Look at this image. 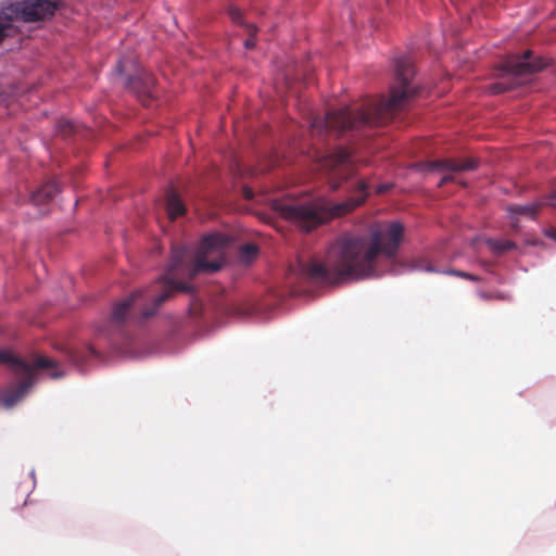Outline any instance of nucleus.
Segmentation results:
<instances>
[{
  "mask_svg": "<svg viewBox=\"0 0 556 556\" xmlns=\"http://www.w3.org/2000/svg\"><path fill=\"white\" fill-rule=\"evenodd\" d=\"M233 237L211 231V274L218 271L228 262L226 249L232 243Z\"/></svg>",
  "mask_w": 556,
  "mask_h": 556,
  "instance_id": "1a4fd4ad",
  "label": "nucleus"
},
{
  "mask_svg": "<svg viewBox=\"0 0 556 556\" xmlns=\"http://www.w3.org/2000/svg\"><path fill=\"white\" fill-rule=\"evenodd\" d=\"M166 210H167L168 217L170 219H175L179 215L184 214V212H185L184 204L181 203L179 197L176 193L169 192L167 194Z\"/></svg>",
  "mask_w": 556,
  "mask_h": 556,
  "instance_id": "4468645a",
  "label": "nucleus"
},
{
  "mask_svg": "<svg viewBox=\"0 0 556 556\" xmlns=\"http://www.w3.org/2000/svg\"><path fill=\"white\" fill-rule=\"evenodd\" d=\"M319 167L328 177L331 190H337L342 181L354 174V163L351 152L345 148H338L319 161Z\"/></svg>",
  "mask_w": 556,
  "mask_h": 556,
  "instance_id": "6e6552de",
  "label": "nucleus"
},
{
  "mask_svg": "<svg viewBox=\"0 0 556 556\" xmlns=\"http://www.w3.org/2000/svg\"><path fill=\"white\" fill-rule=\"evenodd\" d=\"M139 293H134L129 298L125 299L124 301L117 303L113 309V318L116 321H121L125 318L129 307L132 305L135 299L138 296Z\"/></svg>",
  "mask_w": 556,
  "mask_h": 556,
  "instance_id": "f3484780",
  "label": "nucleus"
},
{
  "mask_svg": "<svg viewBox=\"0 0 556 556\" xmlns=\"http://www.w3.org/2000/svg\"><path fill=\"white\" fill-rule=\"evenodd\" d=\"M552 200L551 205L556 207V191L552 194Z\"/></svg>",
  "mask_w": 556,
  "mask_h": 556,
  "instance_id": "cd10ccee",
  "label": "nucleus"
},
{
  "mask_svg": "<svg viewBox=\"0 0 556 556\" xmlns=\"http://www.w3.org/2000/svg\"><path fill=\"white\" fill-rule=\"evenodd\" d=\"M208 237L204 236L194 250L189 248H174L168 268L162 277L164 291L154 301L156 306L162 304L173 291L189 292L190 286L180 281L178 275L193 277L208 268Z\"/></svg>",
  "mask_w": 556,
  "mask_h": 556,
  "instance_id": "20e7f679",
  "label": "nucleus"
},
{
  "mask_svg": "<svg viewBox=\"0 0 556 556\" xmlns=\"http://www.w3.org/2000/svg\"><path fill=\"white\" fill-rule=\"evenodd\" d=\"M243 195L245 199L250 200L253 198V191L249 188H243Z\"/></svg>",
  "mask_w": 556,
  "mask_h": 556,
  "instance_id": "a878e982",
  "label": "nucleus"
},
{
  "mask_svg": "<svg viewBox=\"0 0 556 556\" xmlns=\"http://www.w3.org/2000/svg\"><path fill=\"white\" fill-rule=\"evenodd\" d=\"M477 165H478V163L473 159H466V160L445 159V160H438V161L430 162L429 168L437 169V170L457 173V172L472 170V169L477 168Z\"/></svg>",
  "mask_w": 556,
  "mask_h": 556,
  "instance_id": "9d476101",
  "label": "nucleus"
},
{
  "mask_svg": "<svg viewBox=\"0 0 556 556\" xmlns=\"http://www.w3.org/2000/svg\"><path fill=\"white\" fill-rule=\"evenodd\" d=\"M412 269L424 270L428 273L437 271L434 267L425 258L415 260L412 264Z\"/></svg>",
  "mask_w": 556,
  "mask_h": 556,
  "instance_id": "a211bd4d",
  "label": "nucleus"
},
{
  "mask_svg": "<svg viewBox=\"0 0 556 556\" xmlns=\"http://www.w3.org/2000/svg\"><path fill=\"white\" fill-rule=\"evenodd\" d=\"M151 85H152V80H149L146 83V85L143 87V96H146L147 98L153 97L152 91H151Z\"/></svg>",
  "mask_w": 556,
  "mask_h": 556,
  "instance_id": "5701e85b",
  "label": "nucleus"
},
{
  "mask_svg": "<svg viewBox=\"0 0 556 556\" xmlns=\"http://www.w3.org/2000/svg\"><path fill=\"white\" fill-rule=\"evenodd\" d=\"M215 313L217 315H236L238 313V308L230 303L228 300L222 299L213 301L211 299V314Z\"/></svg>",
  "mask_w": 556,
  "mask_h": 556,
  "instance_id": "2eb2a0df",
  "label": "nucleus"
},
{
  "mask_svg": "<svg viewBox=\"0 0 556 556\" xmlns=\"http://www.w3.org/2000/svg\"><path fill=\"white\" fill-rule=\"evenodd\" d=\"M88 352H89L91 355H97V352H96L91 346H89V348H88Z\"/></svg>",
  "mask_w": 556,
  "mask_h": 556,
  "instance_id": "c85d7f7f",
  "label": "nucleus"
},
{
  "mask_svg": "<svg viewBox=\"0 0 556 556\" xmlns=\"http://www.w3.org/2000/svg\"><path fill=\"white\" fill-rule=\"evenodd\" d=\"M390 189L389 185H380L377 187V193H384Z\"/></svg>",
  "mask_w": 556,
  "mask_h": 556,
  "instance_id": "393cba45",
  "label": "nucleus"
},
{
  "mask_svg": "<svg viewBox=\"0 0 556 556\" xmlns=\"http://www.w3.org/2000/svg\"><path fill=\"white\" fill-rule=\"evenodd\" d=\"M247 30L249 34V38L244 41V47L247 49H253L255 47V35L257 28L254 25H247Z\"/></svg>",
  "mask_w": 556,
  "mask_h": 556,
  "instance_id": "aec40b11",
  "label": "nucleus"
},
{
  "mask_svg": "<svg viewBox=\"0 0 556 556\" xmlns=\"http://www.w3.org/2000/svg\"><path fill=\"white\" fill-rule=\"evenodd\" d=\"M59 192V186L55 181H50L42 186L39 190H37L33 197L31 201L35 205H39L47 200H50Z\"/></svg>",
  "mask_w": 556,
  "mask_h": 556,
  "instance_id": "f8f14e48",
  "label": "nucleus"
},
{
  "mask_svg": "<svg viewBox=\"0 0 556 556\" xmlns=\"http://www.w3.org/2000/svg\"><path fill=\"white\" fill-rule=\"evenodd\" d=\"M56 9L54 0H16L1 8L0 39L12 36L20 21L35 22L52 15Z\"/></svg>",
  "mask_w": 556,
  "mask_h": 556,
  "instance_id": "423d86ee",
  "label": "nucleus"
},
{
  "mask_svg": "<svg viewBox=\"0 0 556 556\" xmlns=\"http://www.w3.org/2000/svg\"><path fill=\"white\" fill-rule=\"evenodd\" d=\"M152 314H153V311H146V312H144V316H150V315H152Z\"/></svg>",
  "mask_w": 556,
  "mask_h": 556,
  "instance_id": "c756f323",
  "label": "nucleus"
},
{
  "mask_svg": "<svg viewBox=\"0 0 556 556\" xmlns=\"http://www.w3.org/2000/svg\"><path fill=\"white\" fill-rule=\"evenodd\" d=\"M368 184L365 180H359L356 187L359 195L356 198H350L340 203H333L327 199H318L308 203H280L276 205V210L281 217L290 220L301 230L309 232L332 218L346 215L362 205L368 195Z\"/></svg>",
  "mask_w": 556,
  "mask_h": 556,
  "instance_id": "7ed1b4c3",
  "label": "nucleus"
},
{
  "mask_svg": "<svg viewBox=\"0 0 556 556\" xmlns=\"http://www.w3.org/2000/svg\"><path fill=\"white\" fill-rule=\"evenodd\" d=\"M488 248L495 255H502L507 251L517 249V245L514 241L507 239H488L485 241Z\"/></svg>",
  "mask_w": 556,
  "mask_h": 556,
  "instance_id": "ddd939ff",
  "label": "nucleus"
},
{
  "mask_svg": "<svg viewBox=\"0 0 556 556\" xmlns=\"http://www.w3.org/2000/svg\"><path fill=\"white\" fill-rule=\"evenodd\" d=\"M546 235H547L549 238H552V239H554V240L556 241V229H549V230H547V231H546Z\"/></svg>",
  "mask_w": 556,
  "mask_h": 556,
  "instance_id": "bb28decb",
  "label": "nucleus"
},
{
  "mask_svg": "<svg viewBox=\"0 0 556 556\" xmlns=\"http://www.w3.org/2000/svg\"><path fill=\"white\" fill-rule=\"evenodd\" d=\"M72 358V362L77 365V366H80L85 361H84V356L79 353V352H75L72 354L71 356Z\"/></svg>",
  "mask_w": 556,
  "mask_h": 556,
  "instance_id": "4be33fe9",
  "label": "nucleus"
},
{
  "mask_svg": "<svg viewBox=\"0 0 556 556\" xmlns=\"http://www.w3.org/2000/svg\"><path fill=\"white\" fill-rule=\"evenodd\" d=\"M545 66L544 60L534 56L531 50L509 55L502 63L500 80L491 84L488 90L492 94L513 90L522 84L521 78L541 72Z\"/></svg>",
  "mask_w": 556,
  "mask_h": 556,
  "instance_id": "0eeeda50",
  "label": "nucleus"
},
{
  "mask_svg": "<svg viewBox=\"0 0 556 556\" xmlns=\"http://www.w3.org/2000/svg\"><path fill=\"white\" fill-rule=\"evenodd\" d=\"M414 75L415 70L409 56L404 55L396 59L395 83L391 87L388 98H372L356 108L344 106L329 111L325 118L313 119L311 124L313 131L330 130L338 135H344L386 125L395 114L405 110L409 100L415 96L416 89L410 85Z\"/></svg>",
  "mask_w": 556,
  "mask_h": 556,
  "instance_id": "f03ea898",
  "label": "nucleus"
},
{
  "mask_svg": "<svg viewBox=\"0 0 556 556\" xmlns=\"http://www.w3.org/2000/svg\"><path fill=\"white\" fill-rule=\"evenodd\" d=\"M403 237L404 227L400 222L377 225L368 237L343 236L330 245L324 263L299 261V274L312 281L327 283L371 277L378 256L394 258Z\"/></svg>",
  "mask_w": 556,
  "mask_h": 556,
  "instance_id": "f257e3e1",
  "label": "nucleus"
},
{
  "mask_svg": "<svg viewBox=\"0 0 556 556\" xmlns=\"http://www.w3.org/2000/svg\"><path fill=\"white\" fill-rule=\"evenodd\" d=\"M258 255V248L254 243H245L239 249V260L242 264L252 263Z\"/></svg>",
  "mask_w": 556,
  "mask_h": 556,
  "instance_id": "dca6fc26",
  "label": "nucleus"
},
{
  "mask_svg": "<svg viewBox=\"0 0 556 556\" xmlns=\"http://www.w3.org/2000/svg\"><path fill=\"white\" fill-rule=\"evenodd\" d=\"M444 274L456 276V277H459V278H464V279H467V280H470V281H475V282L480 281V277L479 276H476V275L470 274V273L457 270V269H448V270L444 271Z\"/></svg>",
  "mask_w": 556,
  "mask_h": 556,
  "instance_id": "6ab92c4d",
  "label": "nucleus"
},
{
  "mask_svg": "<svg viewBox=\"0 0 556 556\" xmlns=\"http://www.w3.org/2000/svg\"><path fill=\"white\" fill-rule=\"evenodd\" d=\"M552 201L553 200L551 199V201L547 204L551 205ZM545 204L546 203H543V202H532V203L525 204V205H510L508 207V212L511 216L523 215L529 218H535V216L540 212L541 207Z\"/></svg>",
  "mask_w": 556,
  "mask_h": 556,
  "instance_id": "9b49d317",
  "label": "nucleus"
},
{
  "mask_svg": "<svg viewBox=\"0 0 556 556\" xmlns=\"http://www.w3.org/2000/svg\"><path fill=\"white\" fill-rule=\"evenodd\" d=\"M228 13H229V16H230L232 22H235L237 24L243 23L242 12L239 9L230 8Z\"/></svg>",
  "mask_w": 556,
  "mask_h": 556,
  "instance_id": "412c9836",
  "label": "nucleus"
},
{
  "mask_svg": "<svg viewBox=\"0 0 556 556\" xmlns=\"http://www.w3.org/2000/svg\"><path fill=\"white\" fill-rule=\"evenodd\" d=\"M210 292H211V294L213 293V285L212 283H211Z\"/></svg>",
  "mask_w": 556,
  "mask_h": 556,
  "instance_id": "7c9ffc66",
  "label": "nucleus"
},
{
  "mask_svg": "<svg viewBox=\"0 0 556 556\" xmlns=\"http://www.w3.org/2000/svg\"><path fill=\"white\" fill-rule=\"evenodd\" d=\"M454 180V177L451 175V174H447L445 176L442 177V179L439 181L438 186L439 187H442L443 185H445L446 182L448 181H453Z\"/></svg>",
  "mask_w": 556,
  "mask_h": 556,
  "instance_id": "b1692460",
  "label": "nucleus"
},
{
  "mask_svg": "<svg viewBox=\"0 0 556 556\" xmlns=\"http://www.w3.org/2000/svg\"><path fill=\"white\" fill-rule=\"evenodd\" d=\"M0 363L9 365L23 379L18 384L11 386L1 394V401L7 408L13 407L28 393L39 370H48L50 377L54 379L63 376V372L56 370L53 362L46 356H36L28 363L15 357L9 351L1 350Z\"/></svg>",
  "mask_w": 556,
  "mask_h": 556,
  "instance_id": "39448f33",
  "label": "nucleus"
}]
</instances>
